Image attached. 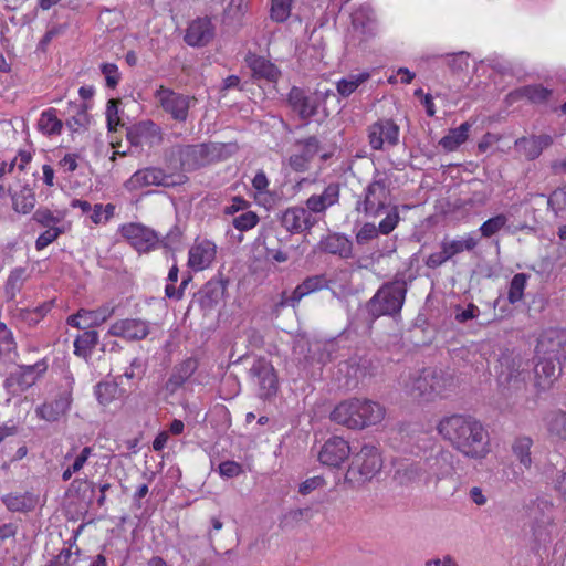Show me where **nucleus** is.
<instances>
[{"instance_id":"nucleus-36","label":"nucleus","mask_w":566,"mask_h":566,"mask_svg":"<svg viewBox=\"0 0 566 566\" xmlns=\"http://www.w3.org/2000/svg\"><path fill=\"white\" fill-rule=\"evenodd\" d=\"M63 122L57 116V109L50 107L44 109L38 119V130L44 136L61 135Z\"/></svg>"},{"instance_id":"nucleus-22","label":"nucleus","mask_w":566,"mask_h":566,"mask_svg":"<svg viewBox=\"0 0 566 566\" xmlns=\"http://www.w3.org/2000/svg\"><path fill=\"white\" fill-rule=\"evenodd\" d=\"M386 415V409L377 401L363 400L359 402L356 399V430L365 429L370 426H376L382 421Z\"/></svg>"},{"instance_id":"nucleus-62","label":"nucleus","mask_w":566,"mask_h":566,"mask_svg":"<svg viewBox=\"0 0 566 566\" xmlns=\"http://www.w3.org/2000/svg\"><path fill=\"white\" fill-rule=\"evenodd\" d=\"M400 220L399 212L397 207H394L386 216L385 219H382L378 226L379 232L381 234H389L394 231V229L397 227L398 222Z\"/></svg>"},{"instance_id":"nucleus-19","label":"nucleus","mask_w":566,"mask_h":566,"mask_svg":"<svg viewBox=\"0 0 566 566\" xmlns=\"http://www.w3.org/2000/svg\"><path fill=\"white\" fill-rule=\"evenodd\" d=\"M287 104L293 112L297 113L302 120H308L317 114V98L306 94V92L298 86H293L290 90Z\"/></svg>"},{"instance_id":"nucleus-41","label":"nucleus","mask_w":566,"mask_h":566,"mask_svg":"<svg viewBox=\"0 0 566 566\" xmlns=\"http://www.w3.org/2000/svg\"><path fill=\"white\" fill-rule=\"evenodd\" d=\"M198 360L188 357L179 363L169 377L168 384L174 388L181 387L198 369Z\"/></svg>"},{"instance_id":"nucleus-10","label":"nucleus","mask_w":566,"mask_h":566,"mask_svg":"<svg viewBox=\"0 0 566 566\" xmlns=\"http://www.w3.org/2000/svg\"><path fill=\"white\" fill-rule=\"evenodd\" d=\"M533 359L534 387L546 390L562 374L560 357L535 354Z\"/></svg>"},{"instance_id":"nucleus-46","label":"nucleus","mask_w":566,"mask_h":566,"mask_svg":"<svg viewBox=\"0 0 566 566\" xmlns=\"http://www.w3.org/2000/svg\"><path fill=\"white\" fill-rule=\"evenodd\" d=\"M547 207L556 218L566 219V185L556 188L547 198Z\"/></svg>"},{"instance_id":"nucleus-16","label":"nucleus","mask_w":566,"mask_h":566,"mask_svg":"<svg viewBox=\"0 0 566 566\" xmlns=\"http://www.w3.org/2000/svg\"><path fill=\"white\" fill-rule=\"evenodd\" d=\"M368 138L375 150L381 149L385 142L396 146L399 142V126L391 119L378 120L369 127Z\"/></svg>"},{"instance_id":"nucleus-6","label":"nucleus","mask_w":566,"mask_h":566,"mask_svg":"<svg viewBox=\"0 0 566 566\" xmlns=\"http://www.w3.org/2000/svg\"><path fill=\"white\" fill-rule=\"evenodd\" d=\"M250 374L259 387V397L268 400L276 396L279 390V379L272 364L263 358L254 361L250 368Z\"/></svg>"},{"instance_id":"nucleus-23","label":"nucleus","mask_w":566,"mask_h":566,"mask_svg":"<svg viewBox=\"0 0 566 566\" xmlns=\"http://www.w3.org/2000/svg\"><path fill=\"white\" fill-rule=\"evenodd\" d=\"M0 500L11 513H30L39 505L40 496L33 491L9 492Z\"/></svg>"},{"instance_id":"nucleus-8","label":"nucleus","mask_w":566,"mask_h":566,"mask_svg":"<svg viewBox=\"0 0 566 566\" xmlns=\"http://www.w3.org/2000/svg\"><path fill=\"white\" fill-rule=\"evenodd\" d=\"M116 311L112 302L105 303L95 310L80 308L66 318V324L74 328H94L108 321Z\"/></svg>"},{"instance_id":"nucleus-35","label":"nucleus","mask_w":566,"mask_h":566,"mask_svg":"<svg viewBox=\"0 0 566 566\" xmlns=\"http://www.w3.org/2000/svg\"><path fill=\"white\" fill-rule=\"evenodd\" d=\"M324 252L337 254L340 258H348L352 253V242L348 238L339 233L326 235L319 243Z\"/></svg>"},{"instance_id":"nucleus-37","label":"nucleus","mask_w":566,"mask_h":566,"mask_svg":"<svg viewBox=\"0 0 566 566\" xmlns=\"http://www.w3.org/2000/svg\"><path fill=\"white\" fill-rule=\"evenodd\" d=\"M552 94L553 91L542 84H531L514 90L510 95L515 99L526 98L531 103L542 104L547 102Z\"/></svg>"},{"instance_id":"nucleus-7","label":"nucleus","mask_w":566,"mask_h":566,"mask_svg":"<svg viewBox=\"0 0 566 566\" xmlns=\"http://www.w3.org/2000/svg\"><path fill=\"white\" fill-rule=\"evenodd\" d=\"M328 277L325 274L307 276L293 290L291 295H287L286 292L281 294L280 301L275 305V310L279 311L286 306L295 308L303 297L328 289Z\"/></svg>"},{"instance_id":"nucleus-33","label":"nucleus","mask_w":566,"mask_h":566,"mask_svg":"<svg viewBox=\"0 0 566 566\" xmlns=\"http://www.w3.org/2000/svg\"><path fill=\"white\" fill-rule=\"evenodd\" d=\"M70 109L74 113L66 118L65 125L72 133H80L87 129L91 123L88 107L86 104H77L76 102H69Z\"/></svg>"},{"instance_id":"nucleus-5","label":"nucleus","mask_w":566,"mask_h":566,"mask_svg":"<svg viewBox=\"0 0 566 566\" xmlns=\"http://www.w3.org/2000/svg\"><path fill=\"white\" fill-rule=\"evenodd\" d=\"M122 237L139 253H148L159 247V235L150 228L136 222L120 227Z\"/></svg>"},{"instance_id":"nucleus-55","label":"nucleus","mask_w":566,"mask_h":566,"mask_svg":"<svg viewBox=\"0 0 566 566\" xmlns=\"http://www.w3.org/2000/svg\"><path fill=\"white\" fill-rule=\"evenodd\" d=\"M531 446L532 439L527 437L517 439L516 442L513 444L514 454L518 458L520 462L526 468H528L532 463L530 451Z\"/></svg>"},{"instance_id":"nucleus-32","label":"nucleus","mask_w":566,"mask_h":566,"mask_svg":"<svg viewBox=\"0 0 566 566\" xmlns=\"http://www.w3.org/2000/svg\"><path fill=\"white\" fill-rule=\"evenodd\" d=\"M353 270L350 268L339 269L328 277V290L338 298L346 297L352 293Z\"/></svg>"},{"instance_id":"nucleus-57","label":"nucleus","mask_w":566,"mask_h":566,"mask_svg":"<svg viewBox=\"0 0 566 566\" xmlns=\"http://www.w3.org/2000/svg\"><path fill=\"white\" fill-rule=\"evenodd\" d=\"M379 369V361L369 356H361L359 360L356 361V373L359 371L361 376L373 377L377 374Z\"/></svg>"},{"instance_id":"nucleus-53","label":"nucleus","mask_w":566,"mask_h":566,"mask_svg":"<svg viewBox=\"0 0 566 566\" xmlns=\"http://www.w3.org/2000/svg\"><path fill=\"white\" fill-rule=\"evenodd\" d=\"M24 270L19 268L11 271L6 282V294L9 300H13L17 294L21 291L23 285Z\"/></svg>"},{"instance_id":"nucleus-1","label":"nucleus","mask_w":566,"mask_h":566,"mask_svg":"<svg viewBox=\"0 0 566 566\" xmlns=\"http://www.w3.org/2000/svg\"><path fill=\"white\" fill-rule=\"evenodd\" d=\"M437 430L443 439L464 455L481 459L489 452V436L480 421L470 416L452 415L443 417Z\"/></svg>"},{"instance_id":"nucleus-2","label":"nucleus","mask_w":566,"mask_h":566,"mask_svg":"<svg viewBox=\"0 0 566 566\" xmlns=\"http://www.w3.org/2000/svg\"><path fill=\"white\" fill-rule=\"evenodd\" d=\"M407 291L403 274L398 273L392 281L384 283L365 306L359 308L358 316H365L367 331L378 317L400 314Z\"/></svg>"},{"instance_id":"nucleus-31","label":"nucleus","mask_w":566,"mask_h":566,"mask_svg":"<svg viewBox=\"0 0 566 566\" xmlns=\"http://www.w3.org/2000/svg\"><path fill=\"white\" fill-rule=\"evenodd\" d=\"M10 198L13 211L19 214L31 213L36 205L35 192L29 185L13 192L10 191Z\"/></svg>"},{"instance_id":"nucleus-45","label":"nucleus","mask_w":566,"mask_h":566,"mask_svg":"<svg viewBox=\"0 0 566 566\" xmlns=\"http://www.w3.org/2000/svg\"><path fill=\"white\" fill-rule=\"evenodd\" d=\"M331 420L349 429L354 427V402L345 400L331 412Z\"/></svg>"},{"instance_id":"nucleus-21","label":"nucleus","mask_w":566,"mask_h":566,"mask_svg":"<svg viewBox=\"0 0 566 566\" xmlns=\"http://www.w3.org/2000/svg\"><path fill=\"white\" fill-rule=\"evenodd\" d=\"M244 62L251 70L254 80L276 83L281 77L280 69L264 56L249 52L244 57Z\"/></svg>"},{"instance_id":"nucleus-24","label":"nucleus","mask_w":566,"mask_h":566,"mask_svg":"<svg viewBox=\"0 0 566 566\" xmlns=\"http://www.w3.org/2000/svg\"><path fill=\"white\" fill-rule=\"evenodd\" d=\"M214 36V28L209 18H199L187 28L185 42L190 46H205Z\"/></svg>"},{"instance_id":"nucleus-3","label":"nucleus","mask_w":566,"mask_h":566,"mask_svg":"<svg viewBox=\"0 0 566 566\" xmlns=\"http://www.w3.org/2000/svg\"><path fill=\"white\" fill-rule=\"evenodd\" d=\"M497 384L506 398H517L526 391L530 371L522 368V357L514 350H504L499 359Z\"/></svg>"},{"instance_id":"nucleus-30","label":"nucleus","mask_w":566,"mask_h":566,"mask_svg":"<svg viewBox=\"0 0 566 566\" xmlns=\"http://www.w3.org/2000/svg\"><path fill=\"white\" fill-rule=\"evenodd\" d=\"M339 198V186L336 184L328 185L321 195H312L306 200V207L311 212L321 213L327 208L335 205Z\"/></svg>"},{"instance_id":"nucleus-17","label":"nucleus","mask_w":566,"mask_h":566,"mask_svg":"<svg viewBox=\"0 0 566 566\" xmlns=\"http://www.w3.org/2000/svg\"><path fill=\"white\" fill-rule=\"evenodd\" d=\"M316 220L311 211L303 207H290L281 217L282 227L291 233H302L310 230Z\"/></svg>"},{"instance_id":"nucleus-50","label":"nucleus","mask_w":566,"mask_h":566,"mask_svg":"<svg viewBox=\"0 0 566 566\" xmlns=\"http://www.w3.org/2000/svg\"><path fill=\"white\" fill-rule=\"evenodd\" d=\"M293 0H271L270 18L272 21L283 23L291 15Z\"/></svg>"},{"instance_id":"nucleus-4","label":"nucleus","mask_w":566,"mask_h":566,"mask_svg":"<svg viewBox=\"0 0 566 566\" xmlns=\"http://www.w3.org/2000/svg\"><path fill=\"white\" fill-rule=\"evenodd\" d=\"M154 97L161 109L175 122L185 123L191 105L196 102L193 96L175 92L160 85L154 93Z\"/></svg>"},{"instance_id":"nucleus-34","label":"nucleus","mask_w":566,"mask_h":566,"mask_svg":"<svg viewBox=\"0 0 566 566\" xmlns=\"http://www.w3.org/2000/svg\"><path fill=\"white\" fill-rule=\"evenodd\" d=\"M426 470L419 462L401 463L395 470L394 480L401 486H409L422 479Z\"/></svg>"},{"instance_id":"nucleus-61","label":"nucleus","mask_w":566,"mask_h":566,"mask_svg":"<svg viewBox=\"0 0 566 566\" xmlns=\"http://www.w3.org/2000/svg\"><path fill=\"white\" fill-rule=\"evenodd\" d=\"M379 229L371 222H366L358 232H356V243L366 244L376 239L379 234Z\"/></svg>"},{"instance_id":"nucleus-15","label":"nucleus","mask_w":566,"mask_h":566,"mask_svg":"<svg viewBox=\"0 0 566 566\" xmlns=\"http://www.w3.org/2000/svg\"><path fill=\"white\" fill-rule=\"evenodd\" d=\"M49 368L48 359L43 358L32 365H19L17 370L10 375L9 380L21 391L28 390L44 376Z\"/></svg>"},{"instance_id":"nucleus-49","label":"nucleus","mask_w":566,"mask_h":566,"mask_svg":"<svg viewBox=\"0 0 566 566\" xmlns=\"http://www.w3.org/2000/svg\"><path fill=\"white\" fill-rule=\"evenodd\" d=\"M67 231V227L62 224L61 227H49L45 228L43 232L39 234L35 240V249L36 251H42L51 243H53L57 238L64 234Z\"/></svg>"},{"instance_id":"nucleus-40","label":"nucleus","mask_w":566,"mask_h":566,"mask_svg":"<svg viewBox=\"0 0 566 566\" xmlns=\"http://www.w3.org/2000/svg\"><path fill=\"white\" fill-rule=\"evenodd\" d=\"M74 339V354L81 358H88L98 344L99 335L95 329L84 328Z\"/></svg>"},{"instance_id":"nucleus-51","label":"nucleus","mask_w":566,"mask_h":566,"mask_svg":"<svg viewBox=\"0 0 566 566\" xmlns=\"http://www.w3.org/2000/svg\"><path fill=\"white\" fill-rule=\"evenodd\" d=\"M507 223V217L503 213H499L492 218L485 220L479 231L481 232L482 238H492L502 228H504Z\"/></svg>"},{"instance_id":"nucleus-48","label":"nucleus","mask_w":566,"mask_h":566,"mask_svg":"<svg viewBox=\"0 0 566 566\" xmlns=\"http://www.w3.org/2000/svg\"><path fill=\"white\" fill-rule=\"evenodd\" d=\"M380 187L381 185L379 181H374L367 186L363 201L366 214L377 216L380 210L385 209V203L374 198L376 190Z\"/></svg>"},{"instance_id":"nucleus-58","label":"nucleus","mask_w":566,"mask_h":566,"mask_svg":"<svg viewBox=\"0 0 566 566\" xmlns=\"http://www.w3.org/2000/svg\"><path fill=\"white\" fill-rule=\"evenodd\" d=\"M118 99H109L106 105V122L107 128L109 132H115L117 127L120 125V118L118 115Z\"/></svg>"},{"instance_id":"nucleus-63","label":"nucleus","mask_w":566,"mask_h":566,"mask_svg":"<svg viewBox=\"0 0 566 566\" xmlns=\"http://www.w3.org/2000/svg\"><path fill=\"white\" fill-rule=\"evenodd\" d=\"M218 472L221 476L231 479L237 478L243 473V468L240 463L227 460L219 464Z\"/></svg>"},{"instance_id":"nucleus-29","label":"nucleus","mask_w":566,"mask_h":566,"mask_svg":"<svg viewBox=\"0 0 566 566\" xmlns=\"http://www.w3.org/2000/svg\"><path fill=\"white\" fill-rule=\"evenodd\" d=\"M364 35V41L374 38L378 31V21L374 9L369 4H361L356 9V31Z\"/></svg>"},{"instance_id":"nucleus-52","label":"nucleus","mask_w":566,"mask_h":566,"mask_svg":"<svg viewBox=\"0 0 566 566\" xmlns=\"http://www.w3.org/2000/svg\"><path fill=\"white\" fill-rule=\"evenodd\" d=\"M259 221H260V218H259L258 213L252 210L247 209L241 214L233 218L232 226L237 230L243 232V231H249V230L253 229L254 227H256Z\"/></svg>"},{"instance_id":"nucleus-9","label":"nucleus","mask_w":566,"mask_h":566,"mask_svg":"<svg viewBox=\"0 0 566 566\" xmlns=\"http://www.w3.org/2000/svg\"><path fill=\"white\" fill-rule=\"evenodd\" d=\"M175 185L172 176L167 175L158 167H146L135 171L124 184L128 191H137L149 186L171 187Z\"/></svg>"},{"instance_id":"nucleus-44","label":"nucleus","mask_w":566,"mask_h":566,"mask_svg":"<svg viewBox=\"0 0 566 566\" xmlns=\"http://www.w3.org/2000/svg\"><path fill=\"white\" fill-rule=\"evenodd\" d=\"M65 217V212H54L46 207H41L32 216V219L41 227H61Z\"/></svg>"},{"instance_id":"nucleus-28","label":"nucleus","mask_w":566,"mask_h":566,"mask_svg":"<svg viewBox=\"0 0 566 566\" xmlns=\"http://www.w3.org/2000/svg\"><path fill=\"white\" fill-rule=\"evenodd\" d=\"M210 147L207 144L189 145L181 151L180 163L186 170H193L209 163Z\"/></svg>"},{"instance_id":"nucleus-26","label":"nucleus","mask_w":566,"mask_h":566,"mask_svg":"<svg viewBox=\"0 0 566 566\" xmlns=\"http://www.w3.org/2000/svg\"><path fill=\"white\" fill-rule=\"evenodd\" d=\"M71 401L70 394H61L40 405L35 410L36 416L49 422L57 421L67 412Z\"/></svg>"},{"instance_id":"nucleus-42","label":"nucleus","mask_w":566,"mask_h":566,"mask_svg":"<svg viewBox=\"0 0 566 566\" xmlns=\"http://www.w3.org/2000/svg\"><path fill=\"white\" fill-rule=\"evenodd\" d=\"M479 240L473 235H468L462 240H449L444 238L440 248L443 250V254H446L448 261L451 260L457 254L462 253L463 251H472L478 245Z\"/></svg>"},{"instance_id":"nucleus-64","label":"nucleus","mask_w":566,"mask_h":566,"mask_svg":"<svg viewBox=\"0 0 566 566\" xmlns=\"http://www.w3.org/2000/svg\"><path fill=\"white\" fill-rule=\"evenodd\" d=\"M34 151L31 149H19L15 157L10 161L12 164V169L18 168L20 172H23L28 165L33 159Z\"/></svg>"},{"instance_id":"nucleus-20","label":"nucleus","mask_w":566,"mask_h":566,"mask_svg":"<svg viewBox=\"0 0 566 566\" xmlns=\"http://www.w3.org/2000/svg\"><path fill=\"white\" fill-rule=\"evenodd\" d=\"M350 453L349 443L340 437L328 439L318 453V460L324 465L338 467Z\"/></svg>"},{"instance_id":"nucleus-25","label":"nucleus","mask_w":566,"mask_h":566,"mask_svg":"<svg viewBox=\"0 0 566 566\" xmlns=\"http://www.w3.org/2000/svg\"><path fill=\"white\" fill-rule=\"evenodd\" d=\"M553 144L552 136L547 134L531 135L515 140V148L523 154L527 160H534L541 156L543 150Z\"/></svg>"},{"instance_id":"nucleus-39","label":"nucleus","mask_w":566,"mask_h":566,"mask_svg":"<svg viewBox=\"0 0 566 566\" xmlns=\"http://www.w3.org/2000/svg\"><path fill=\"white\" fill-rule=\"evenodd\" d=\"M471 127V123L464 122L457 128H450L448 134L440 139L439 145L447 151L458 149L467 142Z\"/></svg>"},{"instance_id":"nucleus-43","label":"nucleus","mask_w":566,"mask_h":566,"mask_svg":"<svg viewBox=\"0 0 566 566\" xmlns=\"http://www.w3.org/2000/svg\"><path fill=\"white\" fill-rule=\"evenodd\" d=\"M546 429L551 438L566 441V411H552L546 418Z\"/></svg>"},{"instance_id":"nucleus-56","label":"nucleus","mask_w":566,"mask_h":566,"mask_svg":"<svg viewBox=\"0 0 566 566\" xmlns=\"http://www.w3.org/2000/svg\"><path fill=\"white\" fill-rule=\"evenodd\" d=\"M92 211L91 220L94 224L106 223L114 217L115 206L113 203H107L105 206L96 203L92 208Z\"/></svg>"},{"instance_id":"nucleus-59","label":"nucleus","mask_w":566,"mask_h":566,"mask_svg":"<svg viewBox=\"0 0 566 566\" xmlns=\"http://www.w3.org/2000/svg\"><path fill=\"white\" fill-rule=\"evenodd\" d=\"M101 72L105 76L107 87L115 88L118 85L120 81V73L115 63H103L101 65Z\"/></svg>"},{"instance_id":"nucleus-38","label":"nucleus","mask_w":566,"mask_h":566,"mask_svg":"<svg viewBox=\"0 0 566 566\" xmlns=\"http://www.w3.org/2000/svg\"><path fill=\"white\" fill-rule=\"evenodd\" d=\"M18 357V345L13 332L0 322V361H13Z\"/></svg>"},{"instance_id":"nucleus-18","label":"nucleus","mask_w":566,"mask_h":566,"mask_svg":"<svg viewBox=\"0 0 566 566\" xmlns=\"http://www.w3.org/2000/svg\"><path fill=\"white\" fill-rule=\"evenodd\" d=\"M356 467H358V473L364 478V481H370L382 467L378 448L369 443L364 444L359 452H356Z\"/></svg>"},{"instance_id":"nucleus-14","label":"nucleus","mask_w":566,"mask_h":566,"mask_svg":"<svg viewBox=\"0 0 566 566\" xmlns=\"http://www.w3.org/2000/svg\"><path fill=\"white\" fill-rule=\"evenodd\" d=\"M217 255V245L208 239L195 240L188 252V266L200 272L208 269L214 261Z\"/></svg>"},{"instance_id":"nucleus-11","label":"nucleus","mask_w":566,"mask_h":566,"mask_svg":"<svg viewBox=\"0 0 566 566\" xmlns=\"http://www.w3.org/2000/svg\"><path fill=\"white\" fill-rule=\"evenodd\" d=\"M126 138L135 147H154L163 143L164 136L159 125L146 119L132 125L127 129Z\"/></svg>"},{"instance_id":"nucleus-60","label":"nucleus","mask_w":566,"mask_h":566,"mask_svg":"<svg viewBox=\"0 0 566 566\" xmlns=\"http://www.w3.org/2000/svg\"><path fill=\"white\" fill-rule=\"evenodd\" d=\"M252 188L255 190L254 199L259 200L261 196L269 193L270 180L263 170L256 171L251 180Z\"/></svg>"},{"instance_id":"nucleus-27","label":"nucleus","mask_w":566,"mask_h":566,"mask_svg":"<svg viewBox=\"0 0 566 566\" xmlns=\"http://www.w3.org/2000/svg\"><path fill=\"white\" fill-rule=\"evenodd\" d=\"M411 391L426 400L431 399L432 395L440 392L437 371L433 369H423L422 373L412 381Z\"/></svg>"},{"instance_id":"nucleus-13","label":"nucleus","mask_w":566,"mask_h":566,"mask_svg":"<svg viewBox=\"0 0 566 566\" xmlns=\"http://www.w3.org/2000/svg\"><path fill=\"white\" fill-rule=\"evenodd\" d=\"M566 329L551 327L545 329L537 339L536 355L566 358Z\"/></svg>"},{"instance_id":"nucleus-47","label":"nucleus","mask_w":566,"mask_h":566,"mask_svg":"<svg viewBox=\"0 0 566 566\" xmlns=\"http://www.w3.org/2000/svg\"><path fill=\"white\" fill-rule=\"evenodd\" d=\"M528 279L530 274L526 273H516L511 279L507 292V302L510 304H516L523 298Z\"/></svg>"},{"instance_id":"nucleus-12","label":"nucleus","mask_w":566,"mask_h":566,"mask_svg":"<svg viewBox=\"0 0 566 566\" xmlns=\"http://www.w3.org/2000/svg\"><path fill=\"white\" fill-rule=\"evenodd\" d=\"M107 334L126 342H138L150 334V324L142 318H120L111 324Z\"/></svg>"},{"instance_id":"nucleus-54","label":"nucleus","mask_w":566,"mask_h":566,"mask_svg":"<svg viewBox=\"0 0 566 566\" xmlns=\"http://www.w3.org/2000/svg\"><path fill=\"white\" fill-rule=\"evenodd\" d=\"M117 392L118 387L113 382H98L95 387V396L103 406H107L115 400Z\"/></svg>"}]
</instances>
